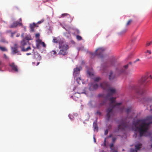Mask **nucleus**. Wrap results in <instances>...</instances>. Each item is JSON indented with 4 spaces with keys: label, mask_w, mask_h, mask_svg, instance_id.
<instances>
[{
    "label": "nucleus",
    "mask_w": 152,
    "mask_h": 152,
    "mask_svg": "<svg viewBox=\"0 0 152 152\" xmlns=\"http://www.w3.org/2000/svg\"><path fill=\"white\" fill-rule=\"evenodd\" d=\"M76 38L79 41L81 40L82 39V37L79 35H77Z\"/></svg>",
    "instance_id": "obj_27"
},
{
    "label": "nucleus",
    "mask_w": 152,
    "mask_h": 152,
    "mask_svg": "<svg viewBox=\"0 0 152 152\" xmlns=\"http://www.w3.org/2000/svg\"><path fill=\"white\" fill-rule=\"evenodd\" d=\"M100 97H102L104 99V100L102 101H101L99 102V103L98 107H101L102 106L104 105L105 103L107 102V100L108 99H106L103 96H101Z\"/></svg>",
    "instance_id": "obj_14"
},
{
    "label": "nucleus",
    "mask_w": 152,
    "mask_h": 152,
    "mask_svg": "<svg viewBox=\"0 0 152 152\" xmlns=\"http://www.w3.org/2000/svg\"><path fill=\"white\" fill-rule=\"evenodd\" d=\"M76 94H77L76 93V94H75L74 95V96H71V97H73V98H74V99H75V100H76V101L77 100V99H75V97H76V96H77Z\"/></svg>",
    "instance_id": "obj_39"
},
{
    "label": "nucleus",
    "mask_w": 152,
    "mask_h": 152,
    "mask_svg": "<svg viewBox=\"0 0 152 152\" xmlns=\"http://www.w3.org/2000/svg\"><path fill=\"white\" fill-rule=\"evenodd\" d=\"M94 142H96V139L95 137H94Z\"/></svg>",
    "instance_id": "obj_50"
},
{
    "label": "nucleus",
    "mask_w": 152,
    "mask_h": 152,
    "mask_svg": "<svg viewBox=\"0 0 152 152\" xmlns=\"http://www.w3.org/2000/svg\"><path fill=\"white\" fill-rule=\"evenodd\" d=\"M69 15L68 14H67V13L63 14H62L61 16L63 17H64L65 16H67V15Z\"/></svg>",
    "instance_id": "obj_35"
},
{
    "label": "nucleus",
    "mask_w": 152,
    "mask_h": 152,
    "mask_svg": "<svg viewBox=\"0 0 152 152\" xmlns=\"http://www.w3.org/2000/svg\"><path fill=\"white\" fill-rule=\"evenodd\" d=\"M131 110L132 109L130 107H129L126 109V111L128 116L129 115V113L131 112Z\"/></svg>",
    "instance_id": "obj_23"
},
{
    "label": "nucleus",
    "mask_w": 152,
    "mask_h": 152,
    "mask_svg": "<svg viewBox=\"0 0 152 152\" xmlns=\"http://www.w3.org/2000/svg\"><path fill=\"white\" fill-rule=\"evenodd\" d=\"M39 36L40 34L39 33H37L35 34V37L37 39L39 38Z\"/></svg>",
    "instance_id": "obj_29"
},
{
    "label": "nucleus",
    "mask_w": 152,
    "mask_h": 152,
    "mask_svg": "<svg viewBox=\"0 0 152 152\" xmlns=\"http://www.w3.org/2000/svg\"><path fill=\"white\" fill-rule=\"evenodd\" d=\"M22 24L21 22H19L18 21H16L13 22L12 24H11L10 26V28L16 27L17 26H22Z\"/></svg>",
    "instance_id": "obj_13"
},
{
    "label": "nucleus",
    "mask_w": 152,
    "mask_h": 152,
    "mask_svg": "<svg viewBox=\"0 0 152 152\" xmlns=\"http://www.w3.org/2000/svg\"><path fill=\"white\" fill-rule=\"evenodd\" d=\"M141 144H138L137 145H135V147L136 150H140V148H141Z\"/></svg>",
    "instance_id": "obj_24"
},
{
    "label": "nucleus",
    "mask_w": 152,
    "mask_h": 152,
    "mask_svg": "<svg viewBox=\"0 0 152 152\" xmlns=\"http://www.w3.org/2000/svg\"><path fill=\"white\" fill-rule=\"evenodd\" d=\"M124 109V107H122V108H121L120 109L121 111H123V110Z\"/></svg>",
    "instance_id": "obj_46"
},
{
    "label": "nucleus",
    "mask_w": 152,
    "mask_h": 152,
    "mask_svg": "<svg viewBox=\"0 0 152 152\" xmlns=\"http://www.w3.org/2000/svg\"><path fill=\"white\" fill-rule=\"evenodd\" d=\"M115 99V98L113 97L110 98L109 99V101L110 102L109 107L106 110V117L108 121L109 120L110 117L113 116L114 115L113 111L114 108L121 104V103H116L115 104L114 102Z\"/></svg>",
    "instance_id": "obj_3"
},
{
    "label": "nucleus",
    "mask_w": 152,
    "mask_h": 152,
    "mask_svg": "<svg viewBox=\"0 0 152 152\" xmlns=\"http://www.w3.org/2000/svg\"><path fill=\"white\" fill-rule=\"evenodd\" d=\"M29 40H30V39H30V38H29Z\"/></svg>",
    "instance_id": "obj_63"
},
{
    "label": "nucleus",
    "mask_w": 152,
    "mask_h": 152,
    "mask_svg": "<svg viewBox=\"0 0 152 152\" xmlns=\"http://www.w3.org/2000/svg\"><path fill=\"white\" fill-rule=\"evenodd\" d=\"M116 140V138L115 137H113L112 138V141L113 142H114L115 140Z\"/></svg>",
    "instance_id": "obj_44"
},
{
    "label": "nucleus",
    "mask_w": 152,
    "mask_h": 152,
    "mask_svg": "<svg viewBox=\"0 0 152 152\" xmlns=\"http://www.w3.org/2000/svg\"><path fill=\"white\" fill-rule=\"evenodd\" d=\"M115 77L114 75H113V72H111L110 73V75H109V78L110 80H113Z\"/></svg>",
    "instance_id": "obj_21"
},
{
    "label": "nucleus",
    "mask_w": 152,
    "mask_h": 152,
    "mask_svg": "<svg viewBox=\"0 0 152 152\" xmlns=\"http://www.w3.org/2000/svg\"><path fill=\"white\" fill-rule=\"evenodd\" d=\"M17 37H18V35H17Z\"/></svg>",
    "instance_id": "obj_62"
},
{
    "label": "nucleus",
    "mask_w": 152,
    "mask_h": 152,
    "mask_svg": "<svg viewBox=\"0 0 152 152\" xmlns=\"http://www.w3.org/2000/svg\"><path fill=\"white\" fill-rule=\"evenodd\" d=\"M19 20H20V21H21V20H22L21 19V18H20V19H19Z\"/></svg>",
    "instance_id": "obj_55"
},
{
    "label": "nucleus",
    "mask_w": 152,
    "mask_h": 152,
    "mask_svg": "<svg viewBox=\"0 0 152 152\" xmlns=\"http://www.w3.org/2000/svg\"><path fill=\"white\" fill-rule=\"evenodd\" d=\"M88 74L89 76L90 77H91L92 75H93V74L92 73L89 71H88Z\"/></svg>",
    "instance_id": "obj_37"
},
{
    "label": "nucleus",
    "mask_w": 152,
    "mask_h": 152,
    "mask_svg": "<svg viewBox=\"0 0 152 152\" xmlns=\"http://www.w3.org/2000/svg\"><path fill=\"white\" fill-rule=\"evenodd\" d=\"M80 71V69L78 67H76L74 69V74L76 75L78 74L79 73Z\"/></svg>",
    "instance_id": "obj_19"
},
{
    "label": "nucleus",
    "mask_w": 152,
    "mask_h": 152,
    "mask_svg": "<svg viewBox=\"0 0 152 152\" xmlns=\"http://www.w3.org/2000/svg\"><path fill=\"white\" fill-rule=\"evenodd\" d=\"M43 21H44L43 20H41L38 22L36 24H40L41 23H42L43 22Z\"/></svg>",
    "instance_id": "obj_40"
},
{
    "label": "nucleus",
    "mask_w": 152,
    "mask_h": 152,
    "mask_svg": "<svg viewBox=\"0 0 152 152\" xmlns=\"http://www.w3.org/2000/svg\"><path fill=\"white\" fill-rule=\"evenodd\" d=\"M136 136H137V134H136V136H135V137H136Z\"/></svg>",
    "instance_id": "obj_61"
},
{
    "label": "nucleus",
    "mask_w": 152,
    "mask_h": 152,
    "mask_svg": "<svg viewBox=\"0 0 152 152\" xmlns=\"http://www.w3.org/2000/svg\"><path fill=\"white\" fill-rule=\"evenodd\" d=\"M132 116L131 117V118H132Z\"/></svg>",
    "instance_id": "obj_60"
},
{
    "label": "nucleus",
    "mask_w": 152,
    "mask_h": 152,
    "mask_svg": "<svg viewBox=\"0 0 152 152\" xmlns=\"http://www.w3.org/2000/svg\"><path fill=\"white\" fill-rule=\"evenodd\" d=\"M2 64V62L1 61H0V65H1Z\"/></svg>",
    "instance_id": "obj_52"
},
{
    "label": "nucleus",
    "mask_w": 152,
    "mask_h": 152,
    "mask_svg": "<svg viewBox=\"0 0 152 152\" xmlns=\"http://www.w3.org/2000/svg\"><path fill=\"white\" fill-rule=\"evenodd\" d=\"M132 64V63L131 62H129V64L124 66L121 70V72L124 73L126 71V70L128 68L129 66V64Z\"/></svg>",
    "instance_id": "obj_17"
},
{
    "label": "nucleus",
    "mask_w": 152,
    "mask_h": 152,
    "mask_svg": "<svg viewBox=\"0 0 152 152\" xmlns=\"http://www.w3.org/2000/svg\"><path fill=\"white\" fill-rule=\"evenodd\" d=\"M140 61V59H137L136 61L134 62V63L136 61Z\"/></svg>",
    "instance_id": "obj_47"
},
{
    "label": "nucleus",
    "mask_w": 152,
    "mask_h": 152,
    "mask_svg": "<svg viewBox=\"0 0 152 152\" xmlns=\"http://www.w3.org/2000/svg\"><path fill=\"white\" fill-rule=\"evenodd\" d=\"M32 64L34 66H37V63H36V61H34V59L33 61H32Z\"/></svg>",
    "instance_id": "obj_32"
},
{
    "label": "nucleus",
    "mask_w": 152,
    "mask_h": 152,
    "mask_svg": "<svg viewBox=\"0 0 152 152\" xmlns=\"http://www.w3.org/2000/svg\"><path fill=\"white\" fill-rule=\"evenodd\" d=\"M80 80V78H77V82L78 83H78V80Z\"/></svg>",
    "instance_id": "obj_48"
},
{
    "label": "nucleus",
    "mask_w": 152,
    "mask_h": 152,
    "mask_svg": "<svg viewBox=\"0 0 152 152\" xmlns=\"http://www.w3.org/2000/svg\"><path fill=\"white\" fill-rule=\"evenodd\" d=\"M128 127V124L125 121L123 122L120 124L118 127V130H124L127 128Z\"/></svg>",
    "instance_id": "obj_9"
},
{
    "label": "nucleus",
    "mask_w": 152,
    "mask_h": 152,
    "mask_svg": "<svg viewBox=\"0 0 152 152\" xmlns=\"http://www.w3.org/2000/svg\"><path fill=\"white\" fill-rule=\"evenodd\" d=\"M77 33H79V31H77Z\"/></svg>",
    "instance_id": "obj_59"
},
{
    "label": "nucleus",
    "mask_w": 152,
    "mask_h": 152,
    "mask_svg": "<svg viewBox=\"0 0 152 152\" xmlns=\"http://www.w3.org/2000/svg\"><path fill=\"white\" fill-rule=\"evenodd\" d=\"M144 91L143 90H142L141 91H138V93L140 94H142L144 93Z\"/></svg>",
    "instance_id": "obj_30"
},
{
    "label": "nucleus",
    "mask_w": 152,
    "mask_h": 152,
    "mask_svg": "<svg viewBox=\"0 0 152 152\" xmlns=\"http://www.w3.org/2000/svg\"><path fill=\"white\" fill-rule=\"evenodd\" d=\"M39 26L34 23H31L30 24V31L31 32H35V29L37 28Z\"/></svg>",
    "instance_id": "obj_11"
},
{
    "label": "nucleus",
    "mask_w": 152,
    "mask_h": 152,
    "mask_svg": "<svg viewBox=\"0 0 152 152\" xmlns=\"http://www.w3.org/2000/svg\"><path fill=\"white\" fill-rule=\"evenodd\" d=\"M148 78V77L146 76L142 77L138 81V85L143 86L145 85L148 82L147 80Z\"/></svg>",
    "instance_id": "obj_7"
},
{
    "label": "nucleus",
    "mask_w": 152,
    "mask_h": 152,
    "mask_svg": "<svg viewBox=\"0 0 152 152\" xmlns=\"http://www.w3.org/2000/svg\"><path fill=\"white\" fill-rule=\"evenodd\" d=\"M26 55H28V53H26Z\"/></svg>",
    "instance_id": "obj_56"
},
{
    "label": "nucleus",
    "mask_w": 152,
    "mask_h": 152,
    "mask_svg": "<svg viewBox=\"0 0 152 152\" xmlns=\"http://www.w3.org/2000/svg\"><path fill=\"white\" fill-rule=\"evenodd\" d=\"M126 31V30H125L124 31H123L122 32V33L123 32L124 33Z\"/></svg>",
    "instance_id": "obj_49"
},
{
    "label": "nucleus",
    "mask_w": 152,
    "mask_h": 152,
    "mask_svg": "<svg viewBox=\"0 0 152 152\" xmlns=\"http://www.w3.org/2000/svg\"><path fill=\"white\" fill-rule=\"evenodd\" d=\"M59 48L60 50L58 54L63 56L65 55L67 53V50L69 48L68 46L64 44L63 42H59Z\"/></svg>",
    "instance_id": "obj_4"
},
{
    "label": "nucleus",
    "mask_w": 152,
    "mask_h": 152,
    "mask_svg": "<svg viewBox=\"0 0 152 152\" xmlns=\"http://www.w3.org/2000/svg\"><path fill=\"white\" fill-rule=\"evenodd\" d=\"M9 66L15 72H17L18 71V66L15 64L14 62L10 64Z\"/></svg>",
    "instance_id": "obj_12"
},
{
    "label": "nucleus",
    "mask_w": 152,
    "mask_h": 152,
    "mask_svg": "<svg viewBox=\"0 0 152 152\" xmlns=\"http://www.w3.org/2000/svg\"><path fill=\"white\" fill-rule=\"evenodd\" d=\"M34 61H36L37 65H38L39 63V61H40L41 59V56L39 54L35 52L34 53Z\"/></svg>",
    "instance_id": "obj_10"
},
{
    "label": "nucleus",
    "mask_w": 152,
    "mask_h": 152,
    "mask_svg": "<svg viewBox=\"0 0 152 152\" xmlns=\"http://www.w3.org/2000/svg\"><path fill=\"white\" fill-rule=\"evenodd\" d=\"M36 46L37 48L38 49L41 48L40 45H41L44 48L46 47V45L45 42H42L41 39L38 38L37 39L36 41Z\"/></svg>",
    "instance_id": "obj_8"
},
{
    "label": "nucleus",
    "mask_w": 152,
    "mask_h": 152,
    "mask_svg": "<svg viewBox=\"0 0 152 152\" xmlns=\"http://www.w3.org/2000/svg\"><path fill=\"white\" fill-rule=\"evenodd\" d=\"M52 54L55 55L56 54V52L55 50H52L50 52Z\"/></svg>",
    "instance_id": "obj_31"
},
{
    "label": "nucleus",
    "mask_w": 152,
    "mask_h": 152,
    "mask_svg": "<svg viewBox=\"0 0 152 152\" xmlns=\"http://www.w3.org/2000/svg\"><path fill=\"white\" fill-rule=\"evenodd\" d=\"M93 126L94 128V131H95V130H96V131L97 132L98 130V127L96 122L94 121V122L93 124Z\"/></svg>",
    "instance_id": "obj_20"
},
{
    "label": "nucleus",
    "mask_w": 152,
    "mask_h": 152,
    "mask_svg": "<svg viewBox=\"0 0 152 152\" xmlns=\"http://www.w3.org/2000/svg\"><path fill=\"white\" fill-rule=\"evenodd\" d=\"M0 49L3 51H7V49L5 47L0 46Z\"/></svg>",
    "instance_id": "obj_25"
},
{
    "label": "nucleus",
    "mask_w": 152,
    "mask_h": 152,
    "mask_svg": "<svg viewBox=\"0 0 152 152\" xmlns=\"http://www.w3.org/2000/svg\"><path fill=\"white\" fill-rule=\"evenodd\" d=\"M150 107H151V110H152L151 108H152V105H151V106H150Z\"/></svg>",
    "instance_id": "obj_53"
},
{
    "label": "nucleus",
    "mask_w": 152,
    "mask_h": 152,
    "mask_svg": "<svg viewBox=\"0 0 152 152\" xmlns=\"http://www.w3.org/2000/svg\"><path fill=\"white\" fill-rule=\"evenodd\" d=\"M151 123L152 116H150L145 119H139L134 122L132 124L133 129L135 131H138L140 137H142L148 132L149 125Z\"/></svg>",
    "instance_id": "obj_1"
},
{
    "label": "nucleus",
    "mask_w": 152,
    "mask_h": 152,
    "mask_svg": "<svg viewBox=\"0 0 152 152\" xmlns=\"http://www.w3.org/2000/svg\"><path fill=\"white\" fill-rule=\"evenodd\" d=\"M110 147L111 149L114 148V144L113 143H111L110 145Z\"/></svg>",
    "instance_id": "obj_38"
},
{
    "label": "nucleus",
    "mask_w": 152,
    "mask_h": 152,
    "mask_svg": "<svg viewBox=\"0 0 152 152\" xmlns=\"http://www.w3.org/2000/svg\"><path fill=\"white\" fill-rule=\"evenodd\" d=\"M90 88L92 89H96L99 87V85L96 83H92L90 84Z\"/></svg>",
    "instance_id": "obj_15"
},
{
    "label": "nucleus",
    "mask_w": 152,
    "mask_h": 152,
    "mask_svg": "<svg viewBox=\"0 0 152 152\" xmlns=\"http://www.w3.org/2000/svg\"><path fill=\"white\" fill-rule=\"evenodd\" d=\"M103 145H104V146H106V138H105V139L104 140Z\"/></svg>",
    "instance_id": "obj_41"
},
{
    "label": "nucleus",
    "mask_w": 152,
    "mask_h": 152,
    "mask_svg": "<svg viewBox=\"0 0 152 152\" xmlns=\"http://www.w3.org/2000/svg\"><path fill=\"white\" fill-rule=\"evenodd\" d=\"M47 1H48V0H47Z\"/></svg>",
    "instance_id": "obj_64"
},
{
    "label": "nucleus",
    "mask_w": 152,
    "mask_h": 152,
    "mask_svg": "<svg viewBox=\"0 0 152 152\" xmlns=\"http://www.w3.org/2000/svg\"><path fill=\"white\" fill-rule=\"evenodd\" d=\"M53 42L55 43H58V42H61L60 41L59 42L58 40L57 39L56 37H53Z\"/></svg>",
    "instance_id": "obj_22"
},
{
    "label": "nucleus",
    "mask_w": 152,
    "mask_h": 152,
    "mask_svg": "<svg viewBox=\"0 0 152 152\" xmlns=\"http://www.w3.org/2000/svg\"><path fill=\"white\" fill-rule=\"evenodd\" d=\"M96 113L97 114H98L99 115H101V113L99 111H97Z\"/></svg>",
    "instance_id": "obj_43"
},
{
    "label": "nucleus",
    "mask_w": 152,
    "mask_h": 152,
    "mask_svg": "<svg viewBox=\"0 0 152 152\" xmlns=\"http://www.w3.org/2000/svg\"><path fill=\"white\" fill-rule=\"evenodd\" d=\"M100 87L104 90H107V94L106 95H105L103 94H100L98 95L99 97L102 96L106 99H108L110 96H112L115 94L116 91L115 88L110 87V85L109 83L105 81L100 83Z\"/></svg>",
    "instance_id": "obj_2"
},
{
    "label": "nucleus",
    "mask_w": 152,
    "mask_h": 152,
    "mask_svg": "<svg viewBox=\"0 0 152 152\" xmlns=\"http://www.w3.org/2000/svg\"><path fill=\"white\" fill-rule=\"evenodd\" d=\"M4 58H7V56L5 54H4Z\"/></svg>",
    "instance_id": "obj_45"
},
{
    "label": "nucleus",
    "mask_w": 152,
    "mask_h": 152,
    "mask_svg": "<svg viewBox=\"0 0 152 152\" xmlns=\"http://www.w3.org/2000/svg\"><path fill=\"white\" fill-rule=\"evenodd\" d=\"M145 53V56L147 57L148 59H149L151 58L149 56V55H151V50H147Z\"/></svg>",
    "instance_id": "obj_18"
},
{
    "label": "nucleus",
    "mask_w": 152,
    "mask_h": 152,
    "mask_svg": "<svg viewBox=\"0 0 152 152\" xmlns=\"http://www.w3.org/2000/svg\"><path fill=\"white\" fill-rule=\"evenodd\" d=\"M152 44V41L150 42H147L146 44V46H149L150 45Z\"/></svg>",
    "instance_id": "obj_34"
},
{
    "label": "nucleus",
    "mask_w": 152,
    "mask_h": 152,
    "mask_svg": "<svg viewBox=\"0 0 152 152\" xmlns=\"http://www.w3.org/2000/svg\"><path fill=\"white\" fill-rule=\"evenodd\" d=\"M108 131L107 129L104 132V134L107 135L108 134Z\"/></svg>",
    "instance_id": "obj_42"
},
{
    "label": "nucleus",
    "mask_w": 152,
    "mask_h": 152,
    "mask_svg": "<svg viewBox=\"0 0 152 152\" xmlns=\"http://www.w3.org/2000/svg\"><path fill=\"white\" fill-rule=\"evenodd\" d=\"M28 42V37L26 36L24 38L22 41L20 43V47L21 48V50L23 51H27L28 50V46H27L26 48L25 46L27 45V43Z\"/></svg>",
    "instance_id": "obj_5"
},
{
    "label": "nucleus",
    "mask_w": 152,
    "mask_h": 152,
    "mask_svg": "<svg viewBox=\"0 0 152 152\" xmlns=\"http://www.w3.org/2000/svg\"><path fill=\"white\" fill-rule=\"evenodd\" d=\"M132 20H131V19L129 20L127 22V23L126 24V26H127L129 25L132 23Z\"/></svg>",
    "instance_id": "obj_26"
},
{
    "label": "nucleus",
    "mask_w": 152,
    "mask_h": 152,
    "mask_svg": "<svg viewBox=\"0 0 152 152\" xmlns=\"http://www.w3.org/2000/svg\"><path fill=\"white\" fill-rule=\"evenodd\" d=\"M111 151L112 152H118L114 148L111 149Z\"/></svg>",
    "instance_id": "obj_36"
},
{
    "label": "nucleus",
    "mask_w": 152,
    "mask_h": 152,
    "mask_svg": "<svg viewBox=\"0 0 152 152\" xmlns=\"http://www.w3.org/2000/svg\"><path fill=\"white\" fill-rule=\"evenodd\" d=\"M105 49L103 48H99L96 50L95 52L92 53V56L97 55L99 58H102L103 57V53Z\"/></svg>",
    "instance_id": "obj_6"
},
{
    "label": "nucleus",
    "mask_w": 152,
    "mask_h": 152,
    "mask_svg": "<svg viewBox=\"0 0 152 152\" xmlns=\"http://www.w3.org/2000/svg\"><path fill=\"white\" fill-rule=\"evenodd\" d=\"M31 49V48L29 47V50Z\"/></svg>",
    "instance_id": "obj_57"
},
{
    "label": "nucleus",
    "mask_w": 152,
    "mask_h": 152,
    "mask_svg": "<svg viewBox=\"0 0 152 152\" xmlns=\"http://www.w3.org/2000/svg\"><path fill=\"white\" fill-rule=\"evenodd\" d=\"M100 79V78L99 77H96L94 79V80L95 82H98Z\"/></svg>",
    "instance_id": "obj_28"
},
{
    "label": "nucleus",
    "mask_w": 152,
    "mask_h": 152,
    "mask_svg": "<svg viewBox=\"0 0 152 152\" xmlns=\"http://www.w3.org/2000/svg\"><path fill=\"white\" fill-rule=\"evenodd\" d=\"M150 77L152 79V75H150Z\"/></svg>",
    "instance_id": "obj_51"
},
{
    "label": "nucleus",
    "mask_w": 152,
    "mask_h": 152,
    "mask_svg": "<svg viewBox=\"0 0 152 152\" xmlns=\"http://www.w3.org/2000/svg\"><path fill=\"white\" fill-rule=\"evenodd\" d=\"M122 151H124V149H122Z\"/></svg>",
    "instance_id": "obj_58"
},
{
    "label": "nucleus",
    "mask_w": 152,
    "mask_h": 152,
    "mask_svg": "<svg viewBox=\"0 0 152 152\" xmlns=\"http://www.w3.org/2000/svg\"><path fill=\"white\" fill-rule=\"evenodd\" d=\"M12 53L13 54H15L18 52V47L16 45H15V46L13 47L12 48Z\"/></svg>",
    "instance_id": "obj_16"
},
{
    "label": "nucleus",
    "mask_w": 152,
    "mask_h": 152,
    "mask_svg": "<svg viewBox=\"0 0 152 152\" xmlns=\"http://www.w3.org/2000/svg\"><path fill=\"white\" fill-rule=\"evenodd\" d=\"M131 152H137L136 150H135L133 148H131L130 149Z\"/></svg>",
    "instance_id": "obj_33"
},
{
    "label": "nucleus",
    "mask_w": 152,
    "mask_h": 152,
    "mask_svg": "<svg viewBox=\"0 0 152 152\" xmlns=\"http://www.w3.org/2000/svg\"><path fill=\"white\" fill-rule=\"evenodd\" d=\"M21 36L23 37H24V34H23L21 35Z\"/></svg>",
    "instance_id": "obj_54"
}]
</instances>
